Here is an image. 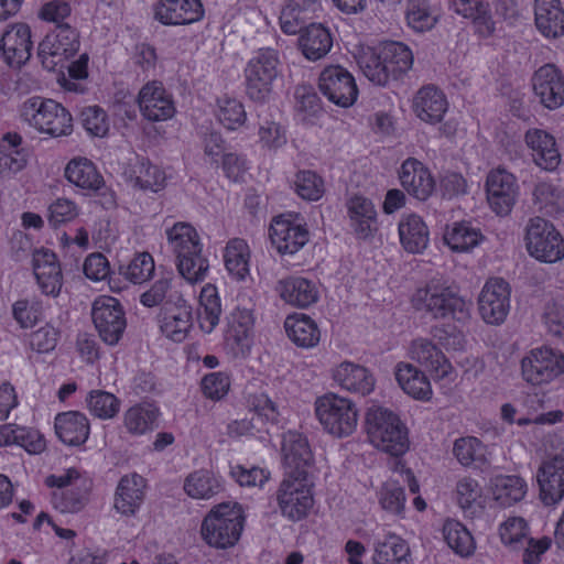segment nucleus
<instances>
[{"label": "nucleus", "instance_id": "1", "mask_svg": "<svg viewBox=\"0 0 564 564\" xmlns=\"http://www.w3.org/2000/svg\"><path fill=\"white\" fill-rule=\"evenodd\" d=\"M412 307L434 319L452 317L465 321L469 303L459 295L458 288L444 276H433L417 286L411 296Z\"/></svg>", "mask_w": 564, "mask_h": 564}, {"label": "nucleus", "instance_id": "2", "mask_svg": "<svg viewBox=\"0 0 564 564\" xmlns=\"http://www.w3.org/2000/svg\"><path fill=\"white\" fill-rule=\"evenodd\" d=\"M358 64L364 75L373 84L387 85L408 72L413 64L411 50L400 42H384L377 47L361 51Z\"/></svg>", "mask_w": 564, "mask_h": 564}, {"label": "nucleus", "instance_id": "3", "mask_svg": "<svg viewBox=\"0 0 564 564\" xmlns=\"http://www.w3.org/2000/svg\"><path fill=\"white\" fill-rule=\"evenodd\" d=\"M166 238L178 273L193 284L204 281L209 263L202 253L203 245L197 230L188 223H176L166 229Z\"/></svg>", "mask_w": 564, "mask_h": 564}, {"label": "nucleus", "instance_id": "4", "mask_svg": "<svg viewBox=\"0 0 564 564\" xmlns=\"http://www.w3.org/2000/svg\"><path fill=\"white\" fill-rule=\"evenodd\" d=\"M366 432L371 445L390 456L400 457L409 451L406 426L387 408L372 405L367 410Z\"/></svg>", "mask_w": 564, "mask_h": 564}, {"label": "nucleus", "instance_id": "5", "mask_svg": "<svg viewBox=\"0 0 564 564\" xmlns=\"http://www.w3.org/2000/svg\"><path fill=\"white\" fill-rule=\"evenodd\" d=\"M245 516L238 502H223L206 514L202 522L203 540L212 547L228 549L240 539Z\"/></svg>", "mask_w": 564, "mask_h": 564}, {"label": "nucleus", "instance_id": "6", "mask_svg": "<svg viewBox=\"0 0 564 564\" xmlns=\"http://www.w3.org/2000/svg\"><path fill=\"white\" fill-rule=\"evenodd\" d=\"M23 122L37 132L53 138L69 135L73 131V117L59 102L39 96L25 100L20 112Z\"/></svg>", "mask_w": 564, "mask_h": 564}, {"label": "nucleus", "instance_id": "7", "mask_svg": "<svg viewBox=\"0 0 564 564\" xmlns=\"http://www.w3.org/2000/svg\"><path fill=\"white\" fill-rule=\"evenodd\" d=\"M315 414L324 431L335 437L351 435L358 425L356 403L337 393L328 392L315 401Z\"/></svg>", "mask_w": 564, "mask_h": 564}, {"label": "nucleus", "instance_id": "8", "mask_svg": "<svg viewBox=\"0 0 564 564\" xmlns=\"http://www.w3.org/2000/svg\"><path fill=\"white\" fill-rule=\"evenodd\" d=\"M281 58L276 50L261 47L248 61L245 68L246 90L256 101H264L272 91L273 82L278 78Z\"/></svg>", "mask_w": 564, "mask_h": 564}, {"label": "nucleus", "instance_id": "9", "mask_svg": "<svg viewBox=\"0 0 564 564\" xmlns=\"http://www.w3.org/2000/svg\"><path fill=\"white\" fill-rule=\"evenodd\" d=\"M276 501L283 517L292 521L304 519L314 505L307 475L285 474L276 491Z\"/></svg>", "mask_w": 564, "mask_h": 564}, {"label": "nucleus", "instance_id": "10", "mask_svg": "<svg viewBox=\"0 0 564 564\" xmlns=\"http://www.w3.org/2000/svg\"><path fill=\"white\" fill-rule=\"evenodd\" d=\"M524 240L530 256L540 261L553 263L562 258L563 238L561 232L544 218L529 219Z\"/></svg>", "mask_w": 564, "mask_h": 564}, {"label": "nucleus", "instance_id": "11", "mask_svg": "<svg viewBox=\"0 0 564 564\" xmlns=\"http://www.w3.org/2000/svg\"><path fill=\"white\" fill-rule=\"evenodd\" d=\"M564 371V355L549 346L531 349L521 360V376L533 386L549 383Z\"/></svg>", "mask_w": 564, "mask_h": 564}, {"label": "nucleus", "instance_id": "12", "mask_svg": "<svg viewBox=\"0 0 564 564\" xmlns=\"http://www.w3.org/2000/svg\"><path fill=\"white\" fill-rule=\"evenodd\" d=\"M79 35L69 24L55 26L39 45V57L47 70L63 66L79 48Z\"/></svg>", "mask_w": 564, "mask_h": 564}, {"label": "nucleus", "instance_id": "13", "mask_svg": "<svg viewBox=\"0 0 564 564\" xmlns=\"http://www.w3.org/2000/svg\"><path fill=\"white\" fill-rule=\"evenodd\" d=\"M253 305L238 303L228 317V328L225 335V348L235 358L249 355L253 344Z\"/></svg>", "mask_w": 564, "mask_h": 564}, {"label": "nucleus", "instance_id": "14", "mask_svg": "<svg viewBox=\"0 0 564 564\" xmlns=\"http://www.w3.org/2000/svg\"><path fill=\"white\" fill-rule=\"evenodd\" d=\"M91 317L101 340L110 346L117 345L127 327L120 302L111 296H99L93 304Z\"/></svg>", "mask_w": 564, "mask_h": 564}, {"label": "nucleus", "instance_id": "15", "mask_svg": "<svg viewBox=\"0 0 564 564\" xmlns=\"http://www.w3.org/2000/svg\"><path fill=\"white\" fill-rule=\"evenodd\" d=\"M269 237L280 254H295L308 241V230L297 214H282L273 218Z\"/></svg>", "mask_w": 564, "mask_h": 564}, {"label": "nucleus", "instance_id": "16", "mask_svg": "<svg viewBox=\"0 0 564 564\" xmlns=\"http://www.w3.org/2000/svg\"><path fill=\"white\" fill-rule=\"evenodd\" d=\"M487 202L497 216H508L519 196L516 176L506 169L491 170L486 178Z\"/></svg>", "mask_w": 564, "mask_h": 564}, {"label": "nucleus", "instance_id": "17", "mask_svg": "<svg viewBox=\"0 0 564 564\" xmlns=\"http://www.w3.org/2000/svg\"><path fill=\"white\" fill-rule=\"evenodd\" d=\"M511 289L502 278H491L484 284L478 296V311L482 321L500 325L510 311Z\"/></svg>", "mask_w": 564, "mask_h": 564}, {"label": "nucleus", "instance_id": "18", "mask_svg": "<svg viewBox=\"0 0 564 564\" xmlns=\"http://www.w3.org/2000/svg\"><path fill=\"white\" fill-rule=\"evenodd\" d=\"M319 91L333 104L347 108L358 96L354 76L340 65L325 67L318 78Z\"/></svg>", "mask_w": 564, "mask_h": 564}, {"label": "nucleus", "instance_id": "19", "mask_svg": "<svg viewBox=\"0 0 564 564\" xmlns=\"http://www.w3.org/2000/svg\"><path fill=\"white\" fill-rule=\"evenodd\" d=\"M137 101L141 115L149 121L169 120L176 111L172 95L159 80H152L142 86Z\"/></svg>", "mask_w": 564, "mask_h": 564}, {"label": "nucleus", "instance_id": "20", "mask_svg": "<svg viewBox=\"0 0 564 564\" xmlns=\"http://www.w3.org/2000/svg\"><path fill=\"white\" fill-rule=\"evenodd\" d=\"M154 19L163 25H188L205 15L200 0H158L153 6Z\"/></svg>", "mask_w": 564, "mask_h": 564}, {"label": "nucleus", "instance_id": "21", "mask_svg": "<svg viewBox=\"0 0 564 564\" xmlns=\"http://www.w3.org/2000/svg\"><path fill=\"white\" fill-rule=\"evenodd\" d=\"M408 356L424 367L435 380L448 378L453 367L443 351L429 338H415L408 348Z\"/></svg>", "mask_w": 564, "mask_h": 564}, {"label": "nucleus", "instance_id": "22", "mask_svg": "<svg viewBox=\"0 0 564 564\" xmlns=\"http://www.w3.org/2000/svg\"><path fill=\"white\" fill-rule=\"evenodd\" d=\"M147 480L137 473L120 478L113 495V509L123 517H133L145 499Z\"/></svg>", "mask_w": 564, "mask_h": 564}, {"label": "nucleus", "instance_id": "23", "mask_svg": "<svg viewBox=\"0 0 564 564\" xmlns=\"http://www.w3.org/2000/svg\"><path fill=\"white\" fill-rule=\"evenodd\" d=\"M274 290L284 303L300 308L310 307L319 299L318 283L301 275L279 280Z\"/></svg>", "mask_w": 564, "mask_h": 564}, {"label": "nucleus", "instance_id": "24", "mask_svg": "<svg viewBox=\"0 0 564 564\" xmlns=\"http://www.w3.org/2000/svg\"><path fill=\"white\" fill-rule=\"evenodd\" d=\"M533 90L541 104L556 109L564 102V79L561 70L553 64L541 66L532 78Z\"/></svg>", "mask_w": 564, "mask_h": 564}, {"label": "nucleus", "instance_id": "25", "mask_svg": "<svg viewBox=\"0 0 564 564\" xmlns=\"http://www.w3.org/2000/svg\"><path fill=\"white\" fill-rule=\"evenodd\" d=\"M33 271L41 291L57 296L62 290L63 275L55 253L47 249H39L33 253Z\"/></svg>", "mask_w": 564, "mask_h": 564}, {"label": "nucleus", "instance_id": "26", "mask_svg": "<svg viewBox=\"0 0 564 564\" xmlns=\"http://www.w3.org/2000/svg\"><path fill=\"white\" fill-rule=\"evenodd\" d=\"M399 178L402 187L419 200H426L435 188V181L429 169L414 158L402 163Z\"/></svg>", "mask_w": 564, "mask_h": 564}, {"label": "nucleus", "instance_id": "27", "mask_svg": "<svg viewBox=\"0 0 564 564\" xmlns=\"http://www.w3.org/2000/svg\"><path fill=\"white\" fill-rule=\"evenodd\" d=\"M32 41L31 30L24 23H18L9 28L1 36L0 51L10 66H21L31 56Z\"/></svg>", "mask_w": 564, "mask_h": 564}, {"label": "nucleus", "instance_id": "28", "mask_svg": "<svg viewBox=\"0 0 564 564\" xmlns=\"http://www.w3.org/2000/svg\"><path fill=\"white\" fill-rule=\"evenodd\" d=\"M281 451L285 474L307 475L306 468L313 463V453L305 436L288 431L283 434Z\"/></svg>", "mask_w": 564, "mask_h": 564}, {"label": "nucleus", "instance_id": "29", "mask_svg": "<svg viewBox=\"0 0 564 564\" xmlns=\"http://www.w3.org/2000/svg\"><path fill=\"white\" fill-rule=\"evenodd\" d=\"M335 383L341 389L367 395L375 389L376 379L366 367L352 361H343L332 370Z\"/></svg>", "mask_w": 564, "mask_h": 564}, {"label": "nucleus", "instance_id": "30", "mask_svg": "<svg viewBox=\"0 0 564 564\" xmlns=\"http://www.w3.org/2000/svg\"><path fill=\"white\" fill-rule=\"evenodd\" d=\"M538 482L544 505L558 503L564 496V458L561 455L545 460L539 469Z\"/></svg>", "mask_w": 564, "mask_h": 564}, {"label": "nucleus", "instance_id": "31", "mask_svg": "<svg viewBox=\"0 0 564 564\" xmlns=\"http://www.w3.org/2000/svg\"><path fill=\"white\" fill-rule=\"evenodd\" d=\"M193 326V310L183 297H177L173 306L166 307L160 319V329L169 339L183 341Z\"/></svg>", "mask_w": 564, "mask_h": 564}, {"label": "nucleus", "instance_id": "32", "mask_svg": "<svg viewBox=\"0 0 564 564\" xmlns=\"http://www.w3.org/2000/svg\"><path fill=\"white\" fill-rule=\"evenodd\" d=\"M321 9L319 0H282L280 13V28L285 34L294 35L311 20Z\"/></svg>", "mask_w": 564, "mask_h": 564}, {"label": "nucleus", "instance_id": "33", "mask_svg": "<svg viewBox=\"0 0 564 564\" xmlns=\"http://www.w3.org/2000/svg\"><path fill=\"white\" fill-rule=\"evenodd\" d=\"M412 108L417 118L434 124L443 119L448 102L442 90L427 85L417 90L413 98Z\"/></svg>", "mask_w": 564, "mask_h": 564}, {"label": "nucleus", "instance_id": "34", "mask_svg": "<svg viewBox=\"0 0 564 564\" xmlns=\"http://www.w3.org/2000/svg\"><path fill=\"white\" fill-rule=\"evenodd\" d=\"M297 33L300 50L308 61L324 58L333 47L330 30L322 23L305 24Z\"/></svg>", "mask_w": 564, "mask_h": 564}, {"label": "nucleus", "instance_id": "35", "mask_svg": "<svg viewBox=\"0 0 564 564\" xmlns=\"http://www.w3.org/2000/svg\"><path fill=\"white\" fill-rule=\"evenodd\" d=\"M54 426L57 437L68 446L84 444L90 433L87 416L78 411L58 413Z\"/></svg>", "mask_w": 564, "mask_h": 564}, {"label": "nucleus", "instance_id": "36", "mask_svg": "<svg viewBox=\"0 0 564 564\" xmlns=\"http://www.w3.org/2000/svg\"><path fill=\"white\" fill-rule=\"evenodd\" d=\"M394 376L398 384L406 394L420 401L431 400L433 395L431 382L417 367L400 361L394 367Z\"/></svg>", "mask_w": 564, "mask_h": 564}, {"label": "nucleus", "instance_id": "37", "mask_svg": "<svg viewBox=\"0 0 564 564\" xmlns=\"http://www.w3.org/2000/svg\"><path fill=\"white\" fill-rule=\"evenodd\" d=\"M525 143L532 150L536 165L546 170H555L561 162V154L555 147L554 138L541 129H530L525 133Z\"/></svg>", "mask_w": 564, "mask_h": 564}, {"label": "nucleus", "instance_id": "38", "mask_svg": "<svg viewBox=\"0 0 564 564\" xmlns=\"http://www.w3.org/2000/svg\"><path fill=\"white\" fill-rule=\"evenodd\" d=\"M346 206L356 236L360 239L370 237L377 230V212L372 202L355 195L347 200Z\"/></svg>", "mask_w": 564, "mask_h": 564}, {"label": "nucleus", "instance_id": "39", "mask_svg": "<svg viewBox=\"0 0 564 564\" xmlns=\"http://www.w3.org/2000/svg\"><path fill=\"white\" fill-rule=\"evenodd\" d=\"M66 180L78 188L98 193L105 189V181L95 164L86 158H74L65 167Z\"/></svg>", "mask_w": 564, "mask_h": 564}, {"label": "nucleus", "instance_id": "40", "mask_svg": "<svg viewBox=\"0 0 564 564\" xmlns=\"http://www.w3.org/2000/svg\"><path fill=\"white\" fill-rule=\"evenodd\" d=\"M535 24L549 39L564 34V10L561 0H535Z\"/></svg>", "mask_w": 564, "mask_h": 564}, {"label": "nucleus", "instance_id": "41", "mask_svg": "<svg viewBox=\"0 0 564 564\" xmlns=\"http://www.w3.org/2000/svg\"><path fill=\"white\" fill-rule=\"evenodd\" d=\"M160 410L150 402H141L127 409L122 416L123 427L132 436H141L156 427Z\"/></svg>", "mask_w": 564, "mask_h": 564}, {"label": "nucleus", "instance_id": "42", "mask_svg": "<svg viewBox=\"0 0 564 564\" xmlns=\"http://www.w3.org/2000/svg\"><path fill=\"white\" fill-rule=\"evenodd\" d=\"M398 229L400 242L408 252L420 253L427 247L429 229L419 215H403Z\"/></svg>", "mask_w": 564, "mask_h": 564}, {"label": "nucleus", "instance_id": "43", "mask_svg": "<svg viewBox=\"0 0 564 564\" xmlns=\"http://www.w3.org/2000/svg\"><path fill=\"white\" fill-rule=\"evenodd\" d=\"M251 250L242 238L230 239L224 249V262L228 274L243 281L250 274Z\"/></svg>", "mask_w": 564, "mask_h": 564}, {"label": "nucleus", "instance_id": "44", "mask_svg": "<svg viewBox=\"0 0 564 564\" xmlns=\"http://www.w3.org/2000/svg\"><path fill=\"white\" fill-rule=\"evenodd\" d=\"M289 338L299 347L312 348L321 338L316 323L307 315L294 314L288 316L284 322Z\"/></svg>", "mask_w": 564, "mask_h": 564}, {"label": "nucleus", "instance_id": "45", "mask_svg": "<svg viewBox=\"0 0 564 564\" xmlns=\"http://www.w3.org/2000/svg\"><path fill=\"white\" fill-rule=\"evenodd\" d=\"M221 315V303L215 285L206 284L199 293V307L197 321L199 328L205 334H210L219 324Z\"/></svg>", "mask_w": 564, "mask_h": 564}, {"label": "nucleus", "instance_id": "46", "mask_svg": "<svg viewBox=\"0 0 564 564\" xmlns=\"http://www.w3.org/2000/svg\"><path fill=\"white\" fill-rule=\"evenodd\" d=\"M455 499L467 517H475L485 508L482 488L479 482L469 476L459 478L456 482Z\"/></svg>", "mask_w": 564, "mask_h": 564}, {"label": "nucleus", "instance_id": "47", "mask_svg": "<svg viewBox=\"0 0 564 564\" xmlns=\"http://www.w3.org/2000/svg\"><path fill=\"white\" fill-rule=\"evenodd\" d=\"M490 489L500 506L510 507L524 498L527 484L516 475H499L491 479Z\"/></svg>", "mask_w": 564, "mask_h": 564}, {"label": "nucleus", "instance_id": "48", "mask_svg": "<svg viewBox=\"0 0 564 564\" xmlns=\"http://www.w3.org/2000/svg\"><path fill=\"white\" fill-rule=\"evenodd\" d=\"M184 491L192 499H210L223 490V481L209 470L191 473L184 480Z\"/></svg>", "mask_w": 564, "mask_h": 564}, {"label": "nucleus", "instance_id": "49", "mask_svg": "<svg viewBox=\"0 0 564 564\" xmlns=\"http://www.w3.org/2000/svg\"><path fill=\"white\" fill-rule=\"evenodd\" d=\"M484 236L479 228L468 221L454 223L444 234V241L457 252H467L477 247Z\"/></svg>", "mask_w": 564, "mask_h": 564}, {"label": "nucleus", "instance_id": "50", "mask_svg": "<svg viewBox=\"0 0 564 564\" xmlns=\"http://www.w3.org/2000/svg\"><path fill=\"white\" fill-rule=\"evenodd\" d=\"M89 487L86 480H77L73 487L64 490H54L52 503L54 508L63 513H75L80 511L88 502Z\"/></svg>", "mask_w": 564, "mask_h": 564}, {"label": "nucleus", "instance_id": "51", "mask_svg": "<svg viewBox=\"0 0 564 564\" xmlns=\"http://www.w3.org/2000/svg\"><path fill=\"white\" fill-rule=\"evenodd\" d=\"M131 181L135 187L158 193L165 187V173L145 159L138 160L132 169Z\"/></svg>", "mask_w": 564, "mask_h": 564}, {"label": "nucleus", "instance_id": "52", "mask_svg": "<svg viewBox=\"0 0 564 564\" xmlns=\"http://www.w3.org/2000/svg\"><path fill=\"white\" fill-rule=\"evenodd\" d=\"M437 10L429 0H408L405 20L408 25L416 32L431 30L437 22Z\"/></svg>", "mask_w": 564, "mask_h": 564}, {"label": "nucleus", "instance_id": "53", "mask_svg": "<svg viewBox=\"0 0 564 564\" xmlns=\"http://www.w3.org/2000/svg\"><path fill=\"white\" fill-rule=\"evenodd\" d=\"M447 545L459 556L467 557L475 551V541L470 532L460 522L449 519L443 527Z\"/></svg>", "mask_w": 564, "mask_h": 564}, {"label": "nucleus", "instance_id": "54", "mask_svg": "<svg viewBox=\"0 0 564 564\" xmlns=\"http://www.w3.org/2000/svg\"><path fill=\"white\" fill-rule=\"evenodd\" d=\"M410 555L408 543L399 535L388 533L375 544L373 556L391 564H404Z\"/></svg>", "mask_w": 564, "mask_h": 564}, {"label": "nucleus", "instance_id": "55", "mask_svg": "<svg viewBox=\"0 0 564 564\" xmlns=\"http://www.w3.org/2000/svg\"><path fill=\"white\" fill-rule=\"evenodd\" d=\"M216 117L228 130H237L247 121V112L242 102L228 96L217 100Z\"/></svg>", "mask_w": 564, "mask_h": 564}, {"label": "nucleus", "instance_id": "56", "mask_svg": "<svg viewBox=\"0 0 564 564\" xmlns=\"http://www.w3.org/2000/svg\"><path fill=\"white\" fill-rule=\"evenodd\" d=\"M534 202L546 215L555 216L562 213L564 203L560 187L547 182L539 183L533 192Z\"/></svg>", "mask_w": 564, "mask_h": 564}, {"label": "nucleus", "instance_id": "57", "mask_svg": "<svg viewBox=\"0 0 564 564\" xmlns=\"http://www.w3.org/2000/svg\"><path fill=\"white\" fill-rule=\"evenodd\" d=\"M86 402L90 413L102 420L112 419L120 409V401L116 395L102 390L90 391Z\"/></svg>", "mask_w": 564, "mask_h": 564}, {"label": "nucleus", "instance_id": "58", "mask_svg": "<svg viewBox=\"0 0 564 564\" xmlns=\"http://www.w3.org/2000/svg\"><path fill=\"white\" fill-rule=\"evenodd\" d=\"M453 454L463 466L485 462L486 447L474 436L460 437L455 441Z\"/></svg>", "mask_w": 564, "mask_h": 564}, {"label": "nucleus", "instance_id": "59", "mask_svg": "<svg viewBox=\"0 0 564 564\" xmlns=\"http://www.w3.org/2000/svg\"><path fill=\"white\" fill-rule=\"evenodd\" d=\"M502 543L514 550L524 545L529 536L528 522L521 517H510L499 527Z\"/></svg>", "mask_w": 564, "mask_h": 564}, {"label": "nucleus", "instance_id": "60", "mask_svg": "<svg viewBox=\"0 0 564 564\" xmlns=\"http://www.w3.org/2000/svg\"><path fill=\"white\" fill-rule=\"evenodd\" d=\"M296 194L310 202L318 200L325 192L323 180L312 171H300L294 178Z\"/></svg>", "mask_w": 564, "mask_h": 564}, {"label": "nucleus", "instance_id": "61", "mask_svg": "<svg viewBox=\"0 0 564 564\" xmlns=\"http://www.w3.org/2000/svg\"><path fill=\"white\" fill-rule=\"evenodd\" d=\"M466 9H469V12L458 14L465 19H470L480 35L489 36L494 33L495 22L487 4L474 0L466 6Z\"/></svg>", "mask_w": 564, "mask_h": 564}, {"label": "nucleus", "instance_id": "62", "mask_svg": "<svg viewBox=\"0 0 564 564\" xmlns=\"http://www.w3.org/2000/svg\"><path fill=\"white\" fill-rule=\"evenodd\" d=\"M61 332L51 324H45L29 335V345L33 351L47 354L55 349Z\"/></svg>", "mask_w": 564, "mask_h": 564}, {"label": "nucleus", "instance_id": "63", "mask_svg": "<svg viewBox=\"0 0 564 564\" xmlns=\"http://www.w3.org/2000/svg\"><path fill=\"white\" fill-rule=\"evenodd\" d=\"M173 281L171 279L164 278L160 279L144 293L140 296V302L147 307H154L161 304L165 299H169L170 302H176L177 297H182L177 295L176 292L173 293Z\"/></svg>", "mask_w": 564, "mask_h": 564}, {"label": "nucleus", "instance_id": "64", "mask_svg": "<svg viewBox=\"0 0 564 564\" xmlns=\"http://www.w3.org/2000/svg\"><path fill=\"white\" fill-rule=\"evenodd\" d=\"M259 139L269 150H275L286 144V131L279 122L264 118L259 123Z\"/></svg>", "mask_w": 564, "mask_h": 564}]
</instances>
